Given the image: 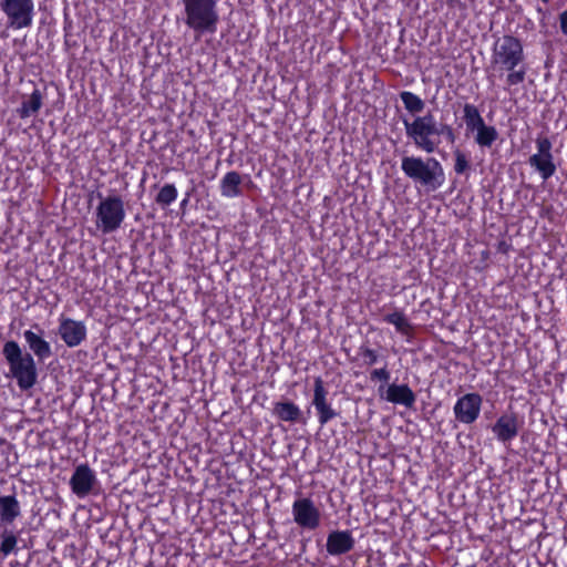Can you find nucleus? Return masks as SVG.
Here are the masks:
<instances>
[{
    "label": "nucleus",
    "mask_w": 567,
    "mask_h": 567,
    "mask_svg": "<svg viewBox=\"0 0 567 567\" xmlns=\"http://www.w3.org/2000/svg\"><path fill=\"white\" fill-rule=\"evenodd\" d=\"M455 164H454V171L456 174H463L465 171L468 169L470 164L466 155L461 151H455Z\"/></svg>",
    "instance_id": "c756f323"
},
{
    "label": "nucleus",
    "mask_w": 567,
    "mask_h": 567,
    "mask_svg": "<svg viewBox=\"0 0 567 567\" xmlns=\"http://www.w3.org/2000/svg\"><path fill=\"white\" fill-rule=\"evenodd\" d=\"M482 403L483 399L478 393L461 396L453 408L455 419L463 424L474 423L480 416Z\"/></svg>",
    "instance_id": "9b49d317"
},
{
    "label": "nucleus",
    "mask_w": 567,
    "mask_h": 567,
    "mask_svg": "<svg viewBox=\"0 0 567 567\" xmlns=\"http://www.w3.org/2000/svg\"><path fill=\"white\" fill-rule=\"evenodd\" d=\"M58 334L66 347L75 348L86 339L87 329L83 321L60 316Z\"/></svg>",
    "instance_id": "9d476101"
},
{
    "label": "nucleus",
    "mask_w": 567,
    "mask_h": 567,
    "mask_svg": "<svg viewBox=\"0 0 567 567\" xmlns=\"http://www.w3.org/2000/svg\"><path fill=\"white\" fill-rule=\"evenodd\" d=\"M519 427L518 416L515 413H505L492 425V432L498 442L507 444L518 435Z\"/></svg>",
    "instance_id": "ddd939ff"
},
{
    "label": "nucleus",
    "mask_w": 567,
    "mask_h": 567,
    "mask_svg": "<svg viewBox=\"0 0 567 567\" xmlns=\"http://www.w3.org/2000/svg\"><path fill=\"white\" fill-rule=\"evenodd\" d=\"M2 354L9 367V375L17 381L20 390H29L34 386L38 379V369L34 357L23 351L14 340L3 344Z\"/></svg>",
    "instance_id": "7ed1b4c3"
},
{
    "label": "nucleus",
    "mask_w": 567,
    "mask_h": 567,
    "mask_svg": "<svg viewBox=\"0 0 567 567\" xmlns=\"http://www.w3.org/2000/svg\"><path fill=\"white\" fill-rule=\"evenodd\" d=\"M559 24L561 32L567 35V9L559 14Z\"/></svg>",
    "instance_id": "2f4dec72"
},
{
    "label": "nucleus",
    "mask_w": 567,
    "mask_h": 567,
    "mask_svg": "<svg viewBox=\"0 0 567 567\" xmlns=\"http://www.w3.org/2000/svg\"><path fill=\"white\" fill-rule=\"evenodd\" d=\"M21 515V506L14 495L0 496V528L12 524Z\"/></svg>",
    "instance_id": "f3484780"
},
{
    "label": "nucleus",
    "mask_w": 567,
    "mask_h": 567,
    "mask_svg": "<svg viewBox=\"0 0 567 567\" xmlns=\"http://www.w3.org/2000/svg\"><path fill=\"white\" fill-rule=\"evenodd\" d=\"M528 163L534 167L544 181L550 178L556 172V165L554 163L553 155H535L533 154Z\"/></svg>",
    "instance_id": "aec40b11"
},
{
    "label": "nucleus",
    "mask_w": 567,
    "mask_h": 567,
    "mask_svg": "<svg viewBox=\"0 0 567 567\" xmlns=\"http://www.w3.org/2000/svg\"><path fill=\"white\" fill-rule=\"evenodd\" d=\"M522 41L514 35L498 38L492 48L491 65L503 74L507 72L506 89L518 85L525 81L526 66Z\"/></svg>",
    "instance_id": "f257e3e1"
},
{
    "label": "nucleus",
    "mask_w": 567,
    "mask_h": 567,
    "mask_svg": "<svg viewBox=\"0 0 567 567\" xmlns=\"http://www.w3.org/2000/svg\"><path fill=\"white\" fill-rule=\"evenodd\" d=\"M355 544L350 530H334L327 537L326 548L328 554L340 556L353 549Z\"/></svg>",
    "instance_id": "4468645a"
},
{
    "label": "nucleus",
    "mask_w": 567,
    "mask_h": 567,
    "mask_svg": "<svg viewBox=\"0 0 567 567\" xmlns=\"http://www.w3.org/2000/svg\"><path fill=\"white\" fill-rule=\"evenodd\" d=\"M219 0H181L184 23L197 35L215 33L219 23Z\"/></svg>",
    "instance_id": "20e7f679"
},
{
    "label": "nucleus",
    "mask_w": 567,
    "mask_h": 567,
    "mask_svg": "<svg viewBox=\"0 0 567 567\" xmlns=\"http://www.w3.org/2000/svg\"><path fill=\"white\" fill-rule=\"evenodd\" d=\"M401 169L405 176L430 190L439 189L445 181L443 167L434 157L423 159L417 156H404L401 162Z\"/></svg>",
    "instance_id": "39448f33"
},
{
    "label": "nucleus",
    "mask_w": 567,
    "mask_h": 567,
    "mask_svg": "<svg viewBox=\"0 0 567 567\" xmlns=\"http://www.w3.org/2000/svg\"><path fill=\"white\" fill-rule=\"evenodd\" d=\"M391 378V372L388 369L386 363L382 368L373 369L370 372L371 381H381L388 383Z\"/></svg>",
    "instance_id": "7c9ffc66"
},
{
    "label": "nucleus",
    "mask_w": 567,
    "mask_h": 567,
    "mask_svg": "<svg viewBox=\"0 0 567 567\" xmlns=\"http://www.w3.org/2000/svg\"><path fill=\"white\" fill-rule=\"evenodd\" d=\"M274 414L280 421L296 423L301 421L302 412L293 402L280 401L275 403Z\"/></svg>",
    "instance_id": "6ab92c4d"
},
{
    "label": "nucleus",
    "mask_w": 567,
    "mask_h": 567,
    "mask_svg": "<svg viewBox=\"0 0 567 567\" xmlns=\"http://www.w3.org/2000/svg\"><path fill=\"white\" fill-rule=\"evenodd\" d=\"M177 198V189L173 184L164 185L158 192L155 200L161 206H168Z\"/></svg>",
    "instance_id": "bb28decb"
},
{
    "label": "nucleus",
    "mask_w": 567,
    "mask_h": 567,
    "mask_svg": "<svg viewBox=\"0 0 567 567\" xmlns=\"http://www.w3.org/2000/svg\"><path fill=\"white\" fill-rule=\"evenodd\" d=\"M1 10L13 29L29 28L33 21V0H1Z\"/></svg>",
    "instance_id": "0eeeda50"
},
{
    "label": "nucleus",
    "mask_w": 567,
    "mask_h": 567,
    "mask_svg": "<svg viewBox=\"0 0 567 567\" xmlns=\"http://www.w3.org/2000/svg\"><path fill=\"white\" fill-rule=\"evenodd\" d=\"M463 120L468 132H474L485 124L478 107L471 103H465L463 106Z\"/></svg>",
    "instance_id": "412c9836"
},
{
    "label": "nucleus",
    "mask_w": 567,
    "mask_h": 567,
    "mask_svg": "<svg viewBox=\"0 0 567 567\" xmlns=\"http://www.w3.org/2000/svg\"><path fill=\"white\" fill-rule=\"evenodd\" d=\"M405 133L415 146L427 154L433 153L441 143L440 136H445L451 143L455 135L449 124L437 123L433 114L427 113L423 116H416L413 121L402 120Z\"/></svg>",
    "instance_id": "f03ea898"
},
{
    "label": "nucleus",
    "mask_w": 567,
    "mask_h": 567,
    "mask_svg": "<svg viewBox=\"0 0 567 567\" xmlns=\"http://www.w3.org/2000/svg\"><path fill=\"white\" fill-rule=\"evenodd\" d=\"M400 99L404 104V107L411 113L416 114L421 113L424 110L425 103L424 101L416 94L410 91H402L400 93Z\"/></svg>",
    "instance_id": "a878e982"
},
{
    "label": "nucleus",
    "mask_w": 567,
    "mask_h": 567,
    "mask_svg": "<svg viewBox=\"0 0 567 567\" xmlns=\"http://www.w3.org/2000/svg\"><path fill=\"white\" fill-rule=\"evenodd\" d=\"M292 515L297 525L306 529H316L320 525V512L312 499L298 498L292 504Z\"/></svg>",
    "instance_id": "1a4fd4ad"
},
{
    "label": "nucleus",
    "mask_w": 567,
    "mask_h": 567,
    "mask_svg": "<svg viewBox=\"0 0 567 567\" xmlns=\"http://www.w3.org/2000/svg\"><path fill=\"white\" fill-rule=\"evenodd\" d=\"M386 401L412 408L416 396L408 384H390L386 390Z\"/></svg>",
    "instance_id": "dca6fc26"
},
{
    "label": "nucleus",
    "mask_w": 567,
    "mask_h": 567,
    "mask_svg": "<svg viewBox=\"0 0 567 567\" xmlns=\"http://www.w3.org/2000/svg\"><path fill=\"white\" fill-rule=\"evenodd\" d=\"M383 321L386 323L393 324L398 332L402 334H410L412 330V326L409 320L405 318L402 311H394L383 317Z\"/></svg>",
    "instance_id": "393cba45"
},
{
    "label": "nucleus",
    "mask_w": 567,
    "mask_h": 567,
    "mask_svg": "<svg viewBox=\"0 0 567 567\" xmlns=\"http://www.w3.org/2000/svg\"><path fill=\"white\" fill-rule=\"evenodd\" d=\"M536 147H537V153H535V155H553L551 154L553 144H551L550 140L546 136H538L536 138Z\"/></svg>",
    "instance_id": "c85d7f7f"
},
{
    "label": "nucleus",
    "mask_w": 567,
    "mask_h": 567,
    "mask_svg": "<svg viewBox=\"0 0 567 567\" xmlns=\"http://www.w3.org/2000/svg\"><path fill=\"white\" fill-rule=\"evenodd\" d=\"M474 132H476L475 142L481 147H491L498 138V132L492 125L484 124Z\"/></svg>",
    "instance_id": "5701e85b"
},
{
    "label": "nucleus",
    "mask_w": 567,
    "mask_h": 567,
    "mask_svg": "<svg viewBox=\"0 0 567 567\" xmlns=\"http://www.w3.org/2000/svg\"><path fill=\"white\" fill-rule=\"evenodd\" d=\"M542 1H543L544 3H548V2H549V0H542Z\"/></svg>",
    "instance_id": "473e14b6"
},
{
    "label": "nucleus",
    "mask_w": 567,
    "mask_h": 567,
    "mask_svg": "<svg viewBox=\"0 0 567 567\" xmlns=\"http://www.w3.org/2000/svg\"><path fill=\"white\" fill-rule=\"evenodd\" d=\"M18 536L6 526L0 528V553L3 557L17 550Z\"/></svg>",
    "instance_id": "b1692460"
},
{
    "label": "nucleus",
    "mask_w": 567,
    "mask_h": 567,
    "mask_svg": "<svg viewBox=\"0 0 567 567\" xmlns=\"http://www.w3.org/2000/svg\"><path fill=\"white\" fill-rule=\"evenodd\" d=\"M95 216V225L103 234L117 230L126 217L124 200L118 195L102 198L96 207Z\"/></svg>",
    "instance_id": "423d86ee"
},
{
    "label": "nucleus",
    "mask_w": 567,
    "mask_h": 567,
    "mask_svg": "<svg viewBox=\"0 0 567 567\" xmlns=\"http://www.w3.org/2000/svg\"><path fill=\"white\" fill-rule=\"evenodd\" d=\"M97 485L95 472L87 464H80L75 467L71 478L70 487L79 498L90 495Z\"/></svg>",
    "instance_id": "f8f14e48"
},
{
    "label": "nucleus",
    "mask_w": 567,
    "mask_h": 567,
    "mask_svg": "<svg viewBox=\"0 0 567 567\" xmlns=\"http://www.w3.org/2000/svg\"><path fill=\"white\" fill-rule=\"evenodd\" d=\"M311 404L316 409L318 422L321 427L339 416V412L334 410L328 401V390L321 377H316L313 380V398Z\"/></svg>",
    "instance_id": "6e6552de"
},
{
    "label": "nucleus",
    "mask_w": 567,
    "mask_h": 567,
    "mask_svg": "<svg viewBox=\"0 0 567 567\" xmlns=\"http://www.w3.org/2000/svg\"><path fill=\"white\" fill-rule=\"evenodd\" d=\"M243 178L236 171L226 173L219 183L220 195L226 198H235L243 194L240 185Z\"/></svg>",
    "instance_id": "a211bd4d"
},
{
    "label": "nucleus",
    "mask_w": 567,
    "mask_h": 567,
    "mask_svg": "<svg viewBox=\"0 0 567 567\" xmlns=\"http://www.w3.org/2000/svg\"><path fill=\"white\" fill-rule=\"evenodd\" d=\"M358 355L362 359V363L369 367L378 363L380 358L378 351L367 344H361L359 347Z\"/></svg>",
    "instance_id": "cd10ccee"
},
{
    "label": "nucleus",
    "mask_w": 567,
    "mask_h": 567,
    "mask_svg": "<svg viewBox=\"0 0 567 567\" xmlns=\"http://www.w3.org/2000/svg\"><path fill=\"white\" fill-rule=\"evenodd\" d=\"M42 330H40V333H35L32 330H25L23 332L25 343L39 361H44L52 355L51 344L42 337Z\"/></svg>",
    "instance_id": "2eb2a0df"
},
{
    "label": "nucleus",
    "mask_w": 567,
    "mask_h": 567,
    "mask_svg": "<svg viewBox=\"0 0 567 567\" xmlns=\"http://www.w3.org/2000/svg\"><path fill=\"white\" fill-rule=\"evenodd\" d=\"M43 103V95L39 89H35L30 97L22 102L20 109L18 110L19 116L21 118H27L32 114L37 113Z\"/></svg>",
    "instance_id": "4be33fe9"
}]
</instances>
